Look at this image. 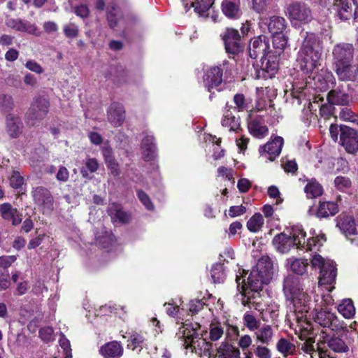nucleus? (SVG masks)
Listing matches in <instances>:
<instances>
[{
	"label": "nucleus",
	"instance_id": "46",
	"mask_svg": "<svg viewBox=\"0 0 358 358\" xmlns=\"http://www.w3.org/2000/svg\"><path fill=\"white\" fill-rule=\"evenodd\" d=\"M99 163L94 158H87L85 161V167L81 169L80 172L84 178H88L89 175L87 171L94 173L99 169Z\"/></svg>",
	"mask_w": 358,
	"mask_h": 358
},
{
	"label": "nucleus",
	"instance_id": "17",
	"mask_svg": "<svg viewBox=\"0 0 358 358\" xmlns=\"http://www.w3.org/2000/svg\"><path fill=\"white\" fill-rule=\"evenodd\" d=\"M283 143L282 137L275 136L272 141L259 148V153L269 161H273L280 154Z\"/></svg>",
	"mask_w": 358,
	"mask_h": 358
},
{
	"label": "nucleus",
	"instance_id": "40",
	"mask_svg": "<svg viewBox=\"0 0 358 358\" xmlns=\"http://www.w3.org/2000/svg\"><path fill=\"white\" fill-rule=\"evenodd\" d=\"M328 346L330 349L337 353L347 352L349 347L345 342L340 337H332L328 341Z\"/></svg>",
	"mask_w": 358,
	"mask_h": 358
},
{
	"label": "nucleus",
	"instance_id": "51",
	"mask_svg": "<svg viewBox=\"0 0 358 358\" xmlns=\"http://www.w3.org/2000/svg\"><path fill=\"white\" fill-rule=\"evenodd\" d=\"M294 345L285 338H281L277 343V349L282 354L292 352L294 350Z\"/></svg>",
	"mask_w": 358,
	"mask_h": 358
},
{
	"label": "nucleus",
	"instance_id": "56",
	"mask_svg": "<svg viewBox=\"0 0 358 358\" xmlns=\"http://www.w3.org/2000/svg\"><path fill=\"white\" fill-rule=\"evenodd\" d=\"M137 194L139 200L147 210H152L154 209V205L147 194L141 190H138Z\"/></svg>",
	"mask_w": 358,
	"mask_h": 358
},
{
	"label": "nucleus",
	"instance_id": "44",
	"mask_svg": "<svg viewBox=\"0 0 358 358\" xmlns=\"http://www.w3.org/2000/svg\"><path fill=\"white\" fill-rule=\"evenodd\" d=\"M214 0H194L191 6L194 8V10L200 15H203L212 6Z\"/></svg>",
	"mask_w": 358,
	"mask_h": 358
},
{
	"label": "nucleus",
	"instance_id": "15",
	"mask_svg": "<svg viewBox=\"0 0 358 358\" xmlns=\"http://www.w3.org/2000/svg\"><path fill=\"white\" fill-rule=\"evenodd\" d=\"M269 40L264 35L254 38L249 46V55L251 58L256 59L258 57L264 58V57L268 52L272 51L268 50Z\"/></svg>",
	"mask_w": 358,
	"mask_h": 358
},
{
	"label": "nucleus",
	"instance_id": "11",
	"mask_svg": "<svg viewBox=\"0 0 358 358\" xmlns=\"http://www.w3.org/2000/svg\"><path fill=\"white\" fill-rule=\"evenodd\" d=\"M228 64L227 61H224L222 64L212 66L206 71L203 77V83L208 92H211L212 89L221 84L223 71L227 70Z\"/></svg>",
	"mask_w": 358,
	"mask_h": 358
},
{
	"label": "nucleus",
	"instance_id": "30",
	"mask_svg": "<svg viewBox=\"0 0 358 358\" xmlns=\"http://www.w3.org/2000/svg\"><path fill=\"white\" fill-rule=\"evenodd\" d=\"M336 308L338 312L345 319H352L356 313V309L351 299H344L341 300L338 303Z\"/></svg>",
	"mask_w": 358,
	"mask_h": 358
},
{
	"label": "nucleus",
	"instance_id": "29",
	"mask_svg": "<svg viewBox=\"0 0 358 358\" xmlns=\"http://www.w3.org/2000/svg\"><path fill=\"white\" fill-rule=\"evenodd\" d=\"M248 129L252 135L258 138H264L268 131L262 118L251 119L248 122Z\"/></svg>",
	"mask_w": 358,
	"mask_h": 358
},
{
	"label": "nucleus",
	"instance_id": "39",
	"mask_svg": "<svg viewBox=\"0 0 358 358\" xmlns=\"http://www.w3.org/2000/svg\"><path fill=\"white\" fill-rule=\"evenodd\" d=\"M304 191L308 198H316L322 194L323 188L319 182L313 179L308 182Z\"/></svg>",
	"mask_w": 358,
	"mask_h": 358
},
{
	"label": "nucleus",
	"instance_id": "20",
	"mask_svg": "<svg viewBox=\"0 0 358 358\" xmlns=\"http://www.w3.org/2000/svg\"><path fill=\"white\" fill-rule=\"evenodd\" d=\"M264 26L268 29L271 35L287 31L286 21L282 17L273 16L269 19H262L260 27L264 28Z\"/></svg>",
	"mask_w": 358,
	"mask_h": 358
},
{
	"label": "nucleus",
	"instance_id": "16",
	"mask_svg": "<svg viewBox=\"0 0 358 358\" xmlns=\"http://www.w3.org/2000/svg\"><path fill=\"white\" fill-rule=\"evenodd\" d=\"M341 144L350 153L358 151V134L357 131L350 127H344L340 137Z\"/></svg>",
	"mask_w": 358,
	"mask_h": 358
},
{
	"label": "nucleus",
	"instance_id": "25",
	"mask_svg": "<svg viewBox=\"0 0 358 358\" xmlns=\"http://www.w3.org/2000/svg\"><path fill=\"white\" fill-rule=\"evenodd\" d=\"M336 227L345 236L357 233V227L354 219L347 215L341 214L337 217Z\"/></svg>",
	"mask_w": 358,
	"mask_h": 358
},
{
	"label": "nucleus",
	"instance_id": "36",
	"mask_svg": "<svg viewBox=\"0 0 358 358\" xmlns=\"http://www.w3.org/2000/svg\"><path fill=\"white\" fill-rule=\"evenodd\" d=\"M108 215L113 222H126L129 220V215L122 210L120 204L112 203L108 209Z\"/></svg>",
	"mask_w": 358,
	"mask_h": 358
},
{
	"label": "nucleus",
	"instance_id": "41",
	"mask_svg": "<svg viewBox=\"0 0 358 358\" xmlns=\"http://www.w3.org/2000/svg\"><path fill=\"white\" fill-rule=\"evenodd\" d=\"M273 48L280 53L286 48L288 42L287 31L272 35Z\"/></svg>",
	"mask_w": 358,
	"mask_h": 358
},
{
	"label": "nucleus",
	"instance_id": "42",
	"mask_svg": "<svg viewBox=\"0 0 358 358\" xmlns=\"http://www.w3.org/2000/svg\"><path fill=\"white\" fill-rule=\"evenodd\" d=\"M264 225V219L260 213H255L247 222V228L251 231L256 233L259 231Z\"/></svg>",
	"mask_w": 358,
	"mask_h": 358
},
{
	"label": "nucleus",
	"instance_id": "22",
	"mask_svg": "<svg viewBox=\"0 0 358 358\" xmlns=\"http://www.w3.org/2000/svg\"><path fill=\"white\" fill-rule=\"evenodd\" d=\"M99 352L103 358H120L124 349L120 343L113 341L101 346Z\"/></svg>",
	"mask_w": 358,
	"mask_h": 358
},
{
	"label": "nucleus",
	"instance_id": "34",
	"mask_svg": "<svg viewBox=\"0 0 358 358\" xmlns=\"http://www.w3.org/2000/svg\"><path fill=\"white\" fill-rule=\"evenodd\" d=\"M96 243L99 246L108 249L115 243L114 236L108 231L104 227H101L100 232L95 233Z\"/></svg>",
	"mask_w": 358,
	"mask_h": 358
},
{
	"label": "nucleus",
	"instance_id": "38",
	"mask_svg": "<svg viewBox=\"0 0 358 358\" xmlns=\"http://www.w3.org/2000/svg\"><path fill=\"white\" fill-rule=\"evenodd\" d=\"M338 211L336 203L332 201L320 202L316 215L318 217L333 216Z\"/></svg>",
	"mask_w": 358,
	"mask_h": 358
},
{
	"label": "nucleus",
	"instance_id": "63",
	"mask_svg": "<svg viewBox=\"0 0 358 358\" xmlns=\"http://www.w3.org/2000/svg\"><path fill=\"white\" fill-rule=\"evenodd\" d=\"M217 176L222 177L228 180H232V182H234V179L233 178V170L225 166H220L218 168Z\"/></svg>",
	"mask_w": 358,
	"mask_h": 358
},
{
	"label": "nucleus",
	"instance_id": "57",
	"mask_svg": "<svg viewBox=\"0 0 358 358\" xmlns=\"http://www.w3.org/2000/svg\"><path fill=\"white\" fill-rule=\"evenodd\" d=\"M205 305L203 299L192 300L189 303V311L192 315L196 314Z\"/></svg>",
	"mask_w": 358,
	"mask_h": 358
},
{
	"label": "nucleus",
	"instance_id": "37",
	"mask_svg": "<svg viewBox=\"0 0 358 358\" xmlns=\"http://www.w3.org/2000/svg\"><path fill=\"white\" fill-rule=\"evenodd\" d=\"M222 10L225 16L229 18L236 19L240 17L241 10L237 2L231 0H223Z\"/></svg>",
	"mask_w": 358,
	"mask_h": 358
},
{
	"label": "nucleus",
	"instance_id": "64",
	"mask_svg": "<svg viewBox=\"0 0 358 358\" xmlns=\"http://www.w3.org/2000/svg\"><path fill=\"white\" fill-rule=\"evenodd\" d=\"M255 354L258 358H271V352L265 346L258 345L255 350Z\"/></svg>",
	"mask_w": 358,
	"mask_h": 358
},
{
	"label": "nucleus",
	"instance_id": "43",
	"mask_svg": "<svg viewBox=\"0 0 358 358\" xmlns=\"http://www.w3.org/2000/svg\"><path fill=\"white\" fill-rule=\"evenodd\" d=\"M103 156L105 157L107 166L110 170L111 173L114 176H118L120 174L119 165L115 162V159L112 157L111 150L106 149L103 151Z\"/></svg>",
	"mask_w": 358,
	"mask_h": 358
},
{
	"label": "nucleus",
	"instance_id": "59",
	"mask_svg": "<svg viewBox=\"0 0 358 358\" xmlns=\"http://www.w3.org/2000/svg\"><path fill=\"white\" fill-rule=\"evenodd\" d=\"M118 10L115 6L110 7L107 12V19L110 27L114 28L117 25Z\"/></svg>",
	"mask_w": 358,
	"mask_h": 358
},
{
	"label": "nucleus",
	"instance_id": "1",
	"mask_svg": "<svg viewBox=\"0 0 358 358\" xmlns=\"http://www.w3.org/2000/svg\"><path fill=\"white\" fill-rule=\"evenodd\" d=\"M274 266L268 257L260 258L256 266L248 274L244 269L239 268L236 274L237 286L241 285L243 291L242 304L246 306L250 303V292H257L264 284H268L273 278Z\"/></svg>",
	"mask_w": 358,
	"mask_h": 358
},
{
	"label": "nucleus",
	"instance_id": "23",
	"mask_svg": "<svg viewBox=\"0 0 358 358\" xmlns=\"http://www.w3.org/2000/svg\"><path fill=\"white\" fill-rule=\"evenodd\" d=\"M0 214L3 220L11 222L14 226L18 225L22 220V214L8 203L0 205Z\"/></svg>",
	"mask_w": 358,
	"mask_h": 358
},
{
	"label": "nucleus",
	"instance_id": "13",
	"mask_svg": "<svg viewBox=\"0 0 358 358\" xmlns=\"http://www.w3.org/2000/svg\"><path fill=\"white\" fill-rule=\"evenodd\" d=\"M222 38L228 54L236 55L241 52L242 48L240 43L241 36L238 30L227 28L222 34Z\"/></svg>",
	"mask_w": 358,
	"mask_h": 358
},
{
	"label": "nucleus",
	"instance_id": "2",
	"mask_svg": "<svg viewBox=\"0 0 358 358\" xmlns=\"http://www.w3.org/2000/svg\"><path fill=\"white\" fill-rule=\"evenodd\" d=\"M310 234L311 237L306 238V234L301 227L294 226L289 235L285 233L275 235L273 245L282 254L288 252L293 247L305 251L317 250L326 241L324 235L317 234L315 229H311Z\"/></svg>",
	"mask_w": 358,
	"mask_h": 358
},
{
	"label": "nucleus",
	"instance_id": "49",
	"mask_svg": "<svg viewBox=\"0 0 358 358\" xmlns=\"http://www.w3.org/2000/svg\"><path fill=\"white\" fill-rule=\"evenodd\" d=\"M59 345L63 349L64 358H72L70 341L65 337L63 333L60 334L59 339Z\"/></svg>",
	"mask_w": 358,
	"mask_h": 358
},
{
	"label": "nucleus",
	"instance_id": "31",
	"mask_svg": "<svg viewBox=\"0 0 358 358\" xmlns=\"http://www.w3.org/2000/svg\"><path fill=\"white\" fill-rule=\"evenodd\" d=\"M327 99L331 104L347 105L351 101V97L347 93L339 89L331 90L327 95Z\"/></svg>",
	"mask_w": 358,
	"mask_h": 358
},
{
	"label": "nucleus",
	"instance_id": "14",
	"mask_svg": "<svg viewBox=\"0 0 358 358\" xmlns=\"http://www.w3.org/2000/svg\"><path fill=\"white\" fill-rule=\"evenodd\" d=\"M31 194L34 203L43 212L52 209L53 198L48 189L43 187H37L33 189Z\"/></svg>",
	"mask_w": 358,
	"mask_h": 358
},
{
	"label": "nucleus",
	"instance_id": "12",
	"mask_svg": "<svg viewBox=\"0 0 358 358\" xmlns=\"http://www.w3.org/2000/svg\"><path fill=\"white\" fill-rule=\"evenodd\" d=\"M322 6H332L337 13L340 19L344 20L349 19L353 12L354 0H319Z\"/></svg>",
	"mask_w": 358,
	"mask_h": 358
},
{
	"label": "nucleus",
	"instance_id": "24",
	"mask_svg": "<svg viewBox=\"0 0 358 358\" xmlns=\"http://www.w3.org/2000/svg\"><path fill=\"white\" fill-rule=\"evenodd\" d=\"M6 25L19 31L27 32L36 36L41 34V31L35 24L19 19H9L6 22Z\"/></svg>",
	"mask_w": 358,
	"mask_h": 358
},
{
	"label": "nucleus",
	"instance_id": "47",
	"mask_svg": "<svg viewBox=\"0 0 358 358\" xmlns=\"http://www.w3.org/2000/svg\"><path fill=\"white\" fill-rule=\"evenodd\" d=\"M210 275L214 283H220L223 282L225 278V274L222 265H214L211 268Z\"/></svg>",
	"mask_w": 358,
	"mask_h": 358
},
{
	"label": "nucleus",
	"instance_id": "48",
	"mask_svg": "<svg viewBox=\"0 0 358 358\" xmlns=\"http://www.w3.org/2000/svg\"><path fill=\"white\" fill-rule=\"evenodd\" d=\"M243 321L246 327L250 331H256L260 327V321L249 313L244 315Z\"/></svg>",
	"mask_w": 358,
	"mask_h": 358
},
{
	"label": "nucleus",
	"instance_id": "6",
	"mask_svg": "<svg viewBox=\"0 0 358 358\" xmlns=\"http://www.w3.org/2000/svg\"><path fill=\"white\" fill-rule=\"evenodd\" d=\"M311 266L320 270V285H331L335 282L336 268L333 261L325 259L321 255L315 254L311 259Z\"/></svg>",
	"mask_w": 358,
	"mask_h": 358
},
{
	"label": "nucleus",
	"instance_id": "61",
	"mask_svg": "<svg viewBox=\"0 0 358 358\" xmlns=\"http://www.w3.org/2000/svg\"><path fill=\"white\" fill-rule=\"evenodd\" d=\"M224 331L222 328L217 324H213L210 328V338L211 341H215L222 337Z\"/></svg>",
	"mask_w": 358,
	"mask_h": 358
},
{
	"label": "nucleus",
	"instance_id": "58",
	"mask_svg": "<svg viewBox=\"0 0 358 358\" xmlns=\"http://www.w3.org/2000/svg\"><path fill=\"white\" fill-rule=\"evenodd\" d=\"M313 343L314 342L311 340H308L301 344V348L305 353L310 355L311 358H314L315 355H318V351L315 350Z\"/></svg>",
	"mask_w": 358,
	"mask_h": 358
},
{
	"label": "nucleus",
	"instance_id": "26",
	"mask_svg": "<svg viewBox=\"0 0 358 358\" xmlns=\"http://www.w3.org/2000/svg\"><path fill=\"white\" fill-rule=\"evenodd\" d=\"M277 51L268 52L264 58H261V69L269 74L271 77L275 73L278 68V60Z\"/></svg>",
	"mask_w": 358,
	"mask_h": 358
},
{
	"label": "nucleus",
	"instance_id": "18",
	"mask_svg": "<svg viewBox=\"0 0 358 358\" xmlns=\"http://www.w3.org/2000/svg\"><path fill=\"white\" fill-rule=\"evenodd\" d=\"M108 121L115 127L122 126L125 120V110L119 103H113L107 110Z\"/></svg>",
	"mask_w": 358,
	"mask_h": 358
},
{
	"label": "nucleus",
	"instance_id": "4",
	"mask_svg": "<svg viewBox=\"0 0 358 358\" xmlns=\"http://www.w3.org/2000/svg\"><path fill=\"white\" fill-rule=\"evenodd\" d=\"M199 324L195 323H185L180 328L178 336L182 340V345L185 348H192L196 354L200 357L210 358L217 356V352H220L221 347L216 350L212 348V345L202 338H199L197 330Z\"/></svg>",
	"mask_w": 358,
	"mask_h": 358
},
{
	"label": "nucleus",
	"instance_id": "3",
	"mask_svg": "<svg viewBox=\"0 0 358 358\" xmlns=\"http://www.w3.org/2000/svg\"><path fill=\"white\" fill-rule=\"evenodd\" d=\"M322 53V45L319 37L315 34L306 33L297 57L299 66L303 73H313L320 65Z\"/></svg>",
	"mask_w": 358,
	"mask_h": 358
},
{
	"label": "nucleus",
	"instance_id": "7",
	"mask_svg": "<svg viewBox=\"0 0 358 358\" xmlns=\"http://www.w3.org/2000/svg\"><path fill=\"white\" fill-rule=\"evenodd\" d=\"M313 318L321 327L330 328L333 331H338L345 328L343 322L328 308L315 304Z\"/></svg>",
	"mask_w": 358,
	"mask_h": 358
},
{
	"label": "nucleus",
	"instance_id": "28",
	"mask_svg": "<svg viewBox=\"0 0 358 358\" xmlns=\"http://www.w3.org/2000/svg\"><path fill=\"white\" fill-rule=\"evenodd\" d=\"M142 156L146 161L152 159L155 156V145L152 135L147 134L142 140Z\"/></svg>",
	"mask_w": 358,
	"mask_h": 358
},
{
	"label": "nucleus",
	"instance_id": "5",
	"mask_svg": "<svg viewBox=\"0 0 358 358\" xmlns=\"http://www.w3.org/2000/svg\"><path fill=\"white\" fill-rule=\"evenodd\" d=\"M283 292L288 300L293 303L294 313L289 315V318L295 317L301 321L306 316L309 309L307 304L308 296L303 292L298 278L289 275L284 280Z\"/></svg>",
	"mask_w": 358,
	"mask_h": 358
},
{
	"label": "nucleus",
	"instance_id": "21",
	"mask_svg": "<svg viewBox=\"0 0 358 358\" xmlns=\"http://www.w3.org/2000/svg\"><path fill=\"white\" fill-rule=\"evenodd\" d=\"M357 64L348 62L333 66L338 79L341 81H355Z\"/></svg>",
	"mask_w": 358,
	"mask_h": 358
},
{
	"label": "nucleus",
	"instance_id": "9",
	"mask_svg": "<svg viewBox=\"0 0 358 358\" xmlns=\"http://www.w3.org/2000/svg\"><path fill=\"white\" fill-rule=\"evenodd\" d=\"M306 84L310 87L326 91L336 85V78L329 69H322L313 78L308 76L306 79Z\"/></svg>",
	"mask_w": 358,
	"mask_h": 358
},
{
	"label": "nucleus",
	"instance_id": "45",
	"mask_svg": "<svg viewBox=\"0 0 358 358\" xmlns=\"http://www.w3.org/2000/svg\"><path fill=\"white\" fill-rule=\"evenodd\" d=\"M279 306L275 303L269 304L265 310L261 312L262 318L264 321H268L267 315H269L271 320H275L278 316Z\"/></svg>",
	"mask_w": 358,
	"mask_h": 358
},
{
	"label": "nucleus",
	"instance_id": "53",
	"mask_svg": "<svg viewBox=\"0 0 358 358\" xmlns=\"http://www.w3.org/2000/svg\"><path fill=\"white\" fill-rule=\"evenodd\" d=\"M64 35L67 38H73L78 35V27L73 23L65 24L63 28Z\"/></svg>",
	"mask_w": 358,
	"mask_h": 358
},
{
	"label": "nucleus",
	"instance_id": "52",
	"mask_svg": "<svg viewBox=\"0 0 358 358\" xmlns=\"http://www.w3.org/2000/svg\"><path fill=\"white\" fill-rule=\"evenodd\" d=\"M234 102L238 111H243L248 108V101L242 94H236L234 96Z\"/></svg>",
	"mask_w": 358,
	"mask_h": 358
},
{
	"label": "nucleus",
	"instance_id": "8",
	"mask_svg": "<svg viewBox=\"0 0 358 358\" xmlns=\"http://www.w3.org/2000/svg\"><path fill=\"white\" fill-rule=\"evenodd\" d=\"M287 13L292 24L295 27L306 24L312 19L310 9L303 3H293L288 6Z\"/></svg>",
	"mask_w": 358,
	"mask_h": 358
},
{
	"label": "nucleus",
	"instance_id": "32",
	"mask_svg": "<svg viewBox=\"0 0 358 358\" xmlns=\"http://www.w3.org/2000/svg\"><path fill=\"white\" fill-rule=\"evenodd\" d=\"M222 126L229 131L238 132L241 128L239 117H236L230 109L226 110L222 120Z\"/></svg>",
	"mask_w": 358,
	"mask_h": 358
},
{
	"label": "nucleus",
	"instance_id": "19",
	"mask_svg": "<svg viewBox=\"0 0 358 358\" xmlns=\"http://www.w3.org/2000/svg\"><path fill=\"white\" fill-rule=\"evenodd\" d=\"M49 102L45 98H37L31 104L29 112L28 118L31 120H41L48 113Z\"/></svg>",
	"mask_w": 358,
	"mask_h": 358
},
{
	"label": "nucleus",
	"instance_id": "10",
	"mask_svg": "<svg viewBox=\"0 0 358 358\" xmlns=\"http://www.w3.org/2000/svg\"><path fill=\"white\" fill-rule=\"evenodd\" d=\"M355 49L352 44L341 43L336 44L332 50L333 66L352 62Z\"/></svg>",
	"mask_w": 358,
	"mask_h": 358
},
{
	"label": "nucleus",
	"instance_id": "35",
	"mask_svg": "<svg viewBox=\"0 0 358 358\" xmlns=\"http://www.w3.org/2000/svg\"><path fill=\"white\" fill-rule=\"evenodd\" d=\"M6 129L10 136L17 137L22 133V123L18 117L9 114L6 117Z\"/></svg>",
	"mask_w": 358,
	"mask_h": 358
},
{
	"label": "nucleus",
	"instance_id": "27",
	"mask_svg": "<svg viewBox=\"0 0 358 358\" xmlns=\"http://www.w3.org/2000/svg\"><path fill=\"white\" fill-rule=\"evenodd\" d=\"M309 263L307 259L292 257L286 261V267L296 275H303L306 273Z\"/></svg>",
	"mask_w": 358,
	"mask_h": 358
},
{
	"label": "nucleus",
	"instance_id": "50",
	"mask_svg": "<svg viewBox=\"0 0 358 358\" xmlns=\"http://www.w3.org/2000/svg\"><path fill=\"white\" fill-rule=\"evenodd\" d=\"M143 342V338L142 336L137 333H132L128 340L127 346L129 348L134 350L138 347L141 346Z\"/></svg>",
	"mask_w": 358,
	"mask_h": 358
},
{
	"label": "nucleus",
	"instance_id": "55",
	"mask_svg": "<svg viewBox=\"0 0 358 358\" xmlns=\"http://www.w3.org/2000/svg\"><path fill=\"white\" fill-rule=\"evenodd\" d=\"M334 184L337 189L341 191H345L350 187L351 182L348 178L338 176L334 180Z\"/></svg>",
	"mask_w": 358,
	"mask_h": 358
},
{
	"label": "nucleus",
	"instance_id": "54",
	"mask_svg": "<svg viewBox=\"0 0 358 358\" xmlns=\"http://www.w3.org/2000/svg\"><path fill=\"white\" fill-rule=\"evenodd\" d=\"M53 329L50 327H43L39 331V336L44 342H50L54 340Z\"/></svg>",
	"mask_w": 358,
	"mask_h": 358
},
{
	"label": "nucleus",
	"instance_id": "33",
	"mask_svg": "<svg viewBox=\"0 0 358 358\" xmlns=\"http://www.w3.org/2000/svg\"><path fill=\"white\" fill-rule=\"evenodd\" d=\"M273 331L268 324L260 326L255 332L256 341L262 344L268 345L273 338Z\"/></svg>",
	"mask_w": 358,
	"mask_h": 358
},
{
	"label": "nucleus",
	"instance_id": "62",
	"mask_svg": "<svg viewBox=\"0 0 358 358\" xmlns=\"http://www.w3.org/2000/svg\"><path fill=\"white\" fill-rule=\"evenodd\" d=\"M8 270L0 268V289H6L10 286Z\"/></svg>",
	"mask_w": 358,
	"mask_h": 358
},
{
	"label": "nucleus",
	"instance_id": "60",
	"mask_svg": "<svg viewBox=\"0 0 358 358\" xmlns=\"http://www.w3.org/2000/svg\"><path fill=\"white\" fill-rule=\"evenodd\" d=\"M24 183V179L19 172L13 171L10 178V184L13 188H19Z\"/></svg>",
	"mask_w": 358,
	"mask_h": 358
}]
</instances>
